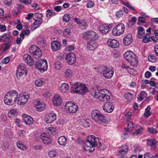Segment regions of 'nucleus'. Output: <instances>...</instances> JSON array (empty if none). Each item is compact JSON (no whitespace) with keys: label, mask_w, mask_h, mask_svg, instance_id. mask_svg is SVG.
Here are the masks:
<instances>
[{"label":"nucleus","mask_w":158,"mask_h":158,"mask_svg":"<svg viewBox=\"0 0 158 158\" xmlns=\"http://www.w3.org/2000/svg\"><path fill=\"white\" fill-rule=\"evenodd\" d=\"M83 146L84 149L86 147L92 148L95 147H98L99 150L103 149L102 148L101 143L99 141L98 138H96L93 135L89 136L87 137L86 140L83 143Z\"/></svg>","instance_id":"nucleus-1"},{"label":"nucleus","mask_w":158,"mask_h":158,"mask_svg":"<svg viewBox=\"0 0 158 158\" xmlns=\"http://www.w3.org/2000/svg\"><path fill=\"white\" fill-rule=\"evenodd\" d=\"M18 97V93L16 90L7 92L4 98V103L8 105H12L17 101Z\"/></svg>","instance_id":"nucleus-2"},{"label":"nucleus","mask_w":158,"mask_h":158,"mask_svg":"<svg viewBox=\"0 0 158 158\" xmlns=\"http://www.w3.org/2000/svg\"><path fill=\"white\" fill-rule=\"evenodd\" d=\"M91 115L92 119L97 123H107L109 122L108 120H106L105 116L98 110H93L92 111Z\"/></svg>","instance_id":"nucleus-3"},{"label":"nucleus","mask_w":158,"mask_h":158,"mask_svg":"<svg viewBox=\"0 0 158 158\" xmlns=\"http://www.w3.org/2000/svg\"><path fill=\"white\" fill-rule=\"evenodd\" d=\"M107 91L106 90L104 89L97 90L94 92V97L103 102L109 101L110 98V96L107 94Z\"/></svg>","instance_id":"nucleus-4"},{"label":"nucleus","mask_w":158,"mask_h":158,"mask_svg":"<svg viewBox=\"0 0 158 158\" xmlns=\"http://www.w3.org/2000/svg\"><path fill=\"white\" fill-rule=\"evenodd\" d=\"M72 90L76 93L84 94L88 91V89L86 85L80 83H76L72 86Z\"/></svg>","instance_id":"nucleus-5"},{"label":"nucleus","mask_w":158,"mask_h":158,"mask_svg":"<svg viewBox=\"0 0 158 158\" xmlns=\"http://www.w3.org/2000/svg\"><path fill=\"white\" fill-rule=\"evenodd\" d=\"M98 72L102 74L103 76L106 78L110 79L113 76L114 71L111 69V70L106 66L101 65L100 66L98 69Z\"/></svg>","instance_id":"nucleus-6"},{"label":"nucleus","mask_w":158,"mask_h":158,"mask_svg":"<svg viewBox=\"0 0 158 158\" xmlns=\"http://www.w3.org/2000/svg\"><path fill=\"white\" fill-rule=\"evenodd\" d=\"M35 68L41 73L46 71L48 64L46 60H37L35 64Z\"/></svg>","instance_id":"nucleus-7"},{"label":"nucleus","mask_w":158,"mask_h":158,"mask_svg":"<svg viewBox=\"0 0 158 158\" xmlns=\"http://www.w3.org/2000/svg\"><path fill=\"white\" fill-rule=\"evenodd\" d=\"M83 38L87 41L97 40L98 38L97 34L93 31H87L82 34Z\"/></svg>","instance_id":"nucleus-8"},{"label":"nucleus","mask_w":158,"mask_h":158,"mask_svg":"<svg viewBox=\"0 0 158 158\" xmlns=\"http://www.w3.org/2000/svg\"><path fill=\"white\" fill-rule=\"evenodd\" d=\"M125 30V26L122 23H119L115 26L112 31L113 35L114 36H118L122 34Z\"/></svg>","instance_id":"nucleus-9"},{"label":"nucleus","mask_w":158,"mask_h":158,"mask_svg":"<svg viewBox=\"0 0 158 158\" xmlns=\"http://www.w3.org/2000/svg\"><path fill=\"white\" fill-rule=\"evenodd\" d=\"M65 109L69 113H74L78 110V107L77 104L71 102H68L65 105Z\"/></svg>","instance_id":"nucleus-10"},{"label":"nucleus","mask_w":158,"mask_h":158,"mask_svg":"<svg viewBox=\"0 0 158 158\" xmlns=\"http://www.w3.org/2000/svg\"><path fill=\"white\" fill-rule=\"evenodd\" d=\"M25 74V75L27 74L26 68L25 67L23 63H21L18 66L16 71V74L17 77L19 79L20 77Z\"/></svg>","instance_id":"nucleus-11"},{"label":"nucleus","mask_w":158,"mask_h":158,"mask_svg":"<svg viewBox=\"0 0 158 158\" xmlns=\"http://www.w3.org/2000/svg\"><path fill=\"white\" fill-rule=\"evenodd\" d=\"M30 97V94H27L26 93H20L18 98V103H20L21 105H24L27 102Z\"/></svg>","instance_id":"nucleus-12"},{"label":"nucleus","mask_w":158,"mask_h":158,"mask_svg":"<svg viewBox=\"0 0 158 158\" xmlns=\"http://www.w3.org/2000/svg\"><path fill=\"white\" fill-rule=\"evenodd\" d=\"M111 25V24H103L99 26V30L100 32L102 34L107 33L110 30Z\"/></svg>","instance_id":"nucleus-13"},{"label":"nucleus","mask_w":158,"mask_h":158,"mask_svg":"<svg viewBox=\"0 0 158 158\" xmlns=\"http://www.w3.org/2000/svg\"><path fill=\"white\" fill-rule=\"evenodd\" d=\"M56 117V115L55 114L50 113L46 115L44 120L46 123L50 124L55 121Z\"/></svg>","instance_id":"nucleus-14"},{"label":"nucleus","mask_w":158,"mask_h":158,"mask_svg":"<svg viewBox=\"0 0 158 158\" xmlns=\"http://www.w3.org/2000/svg\"><path fill=\"white\" fill-rule=\"evenodd\" d=\"M103 110L106 112L111 113L114 110V106L110 102L105 103L103 106Z\"/></svg>","instance_id":"nucleus-15"},{"label":"nucleus","mask_w":158,"mask_h":158,"mask_svg":"<svg viewBox=\"0 0 158 158\" xmlns=\"http://www.w3.org/2000/svg\"><path fill=\"white\" fill-rule=\"evenodd\" d=\"M132 35L130 34L126 35L123 40V43L125 46L130 45L133 41Z\"/></svg>","instance_id":"nucleus-16"},{"label":"nucleus","mask_w":158,"mask_h":158,"mask_svg":"<svg viewBox=\"0 0 158 158\" xmlns=\"http://www.w3.org/2000/svg\"><path fill=\"white\" fill-rule=\"evenodd\" d=\"M107 44L109 46L113 48H117L119 45V43L118 41L115 39L108 40L107 41Z\"/></svg>","instance_id":"nucleus-17"},{"label":"nucleus","mask_w":158,"mask_h":158,"mask_svg":"<svg viewBox=\"0 0 158 158\" xmlns=\"http://www.w3.org/2000/svg\"><path fill=\"white\" fill-rule=\"evenodd\" d=\"M96 40L87 41V48L91 50H94L97 47V45L96 42Z\"/></svg>","instance_id":"nucleus-18"},{"label":"nucleus","mask_w":158,"mask_h":158,"mask_svg":"<svg viewBox=\"0 0 158 158\" xmlns=\"http://www.w3.org/2000/svg\"><path fill=\"white\" fill-rule=\"evenodd\" d=\"M23 120L26 124L27 125L32 124L33 123V118L30 116L26 114H24L23 116Z\"/></svg>","instance_id":"nucleus-19"},{"label":"nucleus","mask_w":158,"mask_h":158,"mask_svg":"<svg viewBox=\"0 0 158 158\" xmlns=\"http://www.w3.org/2000/svg\"><path fill=\"white\" fill-rule=\"evenodd\" d=\"M124 57L125 59L136 58V55L131 51H127L124 54Z\"/></svg>","instance_id":"nucleus-20"},{"label":"nucleus","mask_w":158,"mask_h":158,"mask_svg":"<svg viewBox=\"0 0 158 158\" xmlns=\"http://www.w3.org/2000/svg\"><path fill=\"white\" fill-rule=\"evenodd\" d=\"M10 32L6 33L0 36V42H5L10 38L11 35Z\"/></svg>","instance_id":"nucleus-21"},{"label":"nucleus","mask_w":158,"mask_h":158,"mask_svg":"<svg viewBox=\"0 0 158 158\" xmlns=\"http://www.w3.org/2000/svg\"><path fill=\"white\" fill-rule=\"evenodd\" d=\"M51 48L54 51H56L59 49L61 47L60 43L57 41H52L51 43Z\"/></svg>","instance_id":"nucleus-22"},{"label":"nucleus","mask_w":158,"mask_h":158,"mask_svg":"<svg viewBox=\"0 0 158 158\" xmlns=\"http://www.w3.org/2000/svg\"><path fill=\"white\" fill-rule=\"evenodd\" d=\"M61 98L58 94L55 95L53 99V102L54 105L57 106H59L62 102Z\"/></svg>","instance_id":"nucleus-23"},{"label":"nucleus","mask_w":158,"mask_h":158,"mask_svg":"<svg viewBox=\"0 0 158 158\" xmlns=\"http://www.w3.org/2000/svg\"><path fill=\"white\" fill-rule=\"evenodd\" d=\"M36 108L38 111H41L45 108V104L40 101H37L36 104Z\"/></svg>","instance_id":"nucleus-24"},{"label":"nucleus","mask_w":158,"mask_h":158,"mask_svg":"<svg viewBox=\"0 0 158 158\" xmlns=\"http://www.w3.org/2000/svg\"><path fill=\"white\" fill-rule=\"evenodd\" d=\"M40 138L41 139L44 143L45 144H48L51 142V140L50 137L46 136L45 134H44L43 135L42 134L40 136Z\"/></svg>","instance_id":"nucleus-25"},{"label":"nucleus","mask_w":158,"mask_h":158,"mask_svg":"<svg viewBox=\"0 0 158 158\" xmlns=\"http://www.w3.org/2000/svg\"><path fill=\"white\" fill-rule=\"evenodd\" d=\"M137 37L139 39L142 38L143 35L145 33V31L143 27L141 26H139L137 27Z\"/></svg>","instance_id":"nucleus-26"},{"label":"nucleus","mask_w":158,"mask_h":158,"mask_svg":"<svg viewBox=\"0 0 158 158\" xmlns=\"http://www.w3.org/2000/svg\"><path fill=\"white\" fill-rule=\"evenodd\" d=\"M58 141L59 144L60 145L65 146V143L67 141V139L64 136H61L58 138Z\"/></svg>","instance_id":"nucleus-27"},{"label":"nucleus","mask_w":158,"mask_h":158,"mask_svg":"<svg viewBox=\"0 0 158 158\" xmlns=\"http://www.w3.org/2000/svg\"><path fill=\"white\" fill-rule=\"evenodd\" d=\"M41 21H42L40 20H35L32 25L31 28L33 31L35 30L41 25Z\"/></svg>","instance_id":"nucleus-28"},{"label":"nucleus","mask_w":158,"mask_h":158,"mask_svg":"<svg viewBox=\"0 0 158 158\" xmlns=\"http://www.w3.org/2000/svg\"><path fill=\"white\" fill-rule=\"evenodd\" d=\"M147 144L152 148L155 149L156 148V142L154 139H150L147 142Z\"/></svg>","instance_id":"nucleus-29"},{"label":"nucleus","mask_w":158,"mask_h":158,"mask_svg":"<svg viewBox=\"0 0 158 158\" xmlns=\"http://www.w3.org/2000/svg\"><path fill=\"white\" fill-rule=\"evenodd\" d=\"M60 89L61 91L63 93H65L67 92L69 90V85L66 83H64L61 85Z\"/></svg>","instance_id":"nucleus-30"},{"label":"nucleus","mask_w":158,"mask_h":158,"mask_svg":"<svg viewBox=\"0 0 158 158\" xmlns=\"http://www.w3.org/2000/svg\"><path fill=\"white\" fill-rule=\"evenodd\" d=\"M42 55V53L40 49L38 48L36 51L33 54L35 59H37L40 58Z\"/></svg>","instance_id":"nucleus-31"},{"label":"nucleus","mask_w":158,"mask_h":158,"mask_svg":"<svg viewBox=\"0 0 158 158\" xmlns=\"http://www.w3.org/2000/svg\"><path fill=\"white\" fill-rule=\"evenodd\" d=\"M71 30L69 28H66L64 31L63 32V36L66 38H68L71 35Z\"/></svg>","instance_id":"nucleus-32"},{"label":"nucleus","mask_w":158,"mask_h":158,"mask_svg":"<svg viewBox=\"0 0 158 158\" xmlns=\"http://www.w3.org/2000/svg\"><path fill=\"white\" fill-rule=\"evenodd\" d=\"M150 37L151 36L149 35V34H146L143 39V42L144 43H146L151 41V38H150Z\"/></svg>","instance_id":"nucleus-33"},{"label":"nucleus","mask_w":158,"mask_h":158,"mask_svg":"<svg viewBox=\"0 0 158 158\" xmlns=\"http://www.w3.org/2000/svg\"><path fill=\"white\" fill-rule=\"evenodd\" d=\"M16 145L18 148L21 150H24L26 149V147L22 143L21 141L17 142Z\"/></svg>","instance_id":"nucleus-34"},{"label":"nucleus","mask_w":158,"mask_h":158,"mask_svg":"<svg viewBox=\"0 0 158 158\" xmlns=\"http://www.w3.org/2000/svg\"><path fill=\"white\" fill-rule=\"evenodd\" d=\"M76 59L75 54L73 52H71L66 56L65 59Z\"/></svg>","instance_id":"nucleus-35"},{"label":"nucleus","mask_w":158,"mask_h":158,"mask_svg":"<svg viewBox=\"0 0 158 158\" xmlns=\"http://www.w3.org/2000/svg\"><path fill=\"white\" fill-rule=\"evenodd\" d=\"M151 109V108L149 106H148L147 108L145 109V111L144 113V116L145 118H148L149 116L151 114V113H150V110Z\"/></svg>","instance_id":"nucleus-36"},{"label":"nucleus","mask_w":158,"mask_h":158,"mask_svg":"<svg viewBox=\"0 0 158 158\" xmlns=\"http://www.w3.org/2000/svg\"><path fill=\"white\" fill-rule=\"evenodd\" d=\"M125 98L129 101H131L133 99V95L130 93H126L124 95Z\"/></svg>","instance_id":"nucleus-37"},{"label":"nucleus","mask_w":158,"mask_h":158,"mask_svg":"<svg viewBox=\"0 0 158 158\" xmlns=\"http://www.w3.org/2000/svg\"><path fill=\"white\" fill-rule=\"evenodd\" d=\"M72 74L73 73L72 71L69 69H67L65 72V77L67 78L71 77Z\"/></svg>","instance_id":"nucleus-38"},{"label":"nucleus","mask_w":158,"mask_h":158,"mask_svg":"<svg viewBox=\"0 0 158 158\" xmlns=\"http://www.w3.org/2000/svg\"><path fill=\"white\" fill-rule=\"evenodd\" d=\"M132 66L136 67L138 64V60H127Z\"/></svg>","instance_id":"nucleus-39"},{"label":"nucleus","mask_w":158,"mask_h":158,"mask_svg":"<svg viewBox=\"0 0 158 158\" xmlns=\"http://www.w3.org/2000/svg\"><path fill=\"white\" fill-rule=\"evenodd\" d=\"M47 12H49L46 15L47 18H50L55 15V13L53 12V10L48 9L47 10Z\"/></svg>","instance_id":"nucleus-40"},{"label":"nucleus","mask_w":158,"mask_h":158,"mask_svg":"<svg viewBox=\"0 0 158 158\" xmlns=\"http://www.w3.org/2000/svg\"><path fill=\"white\" fill-rule=\"evenodd\" d=\"M38 48L35 45L31 46L29 49L30 53L33 54L38 49Z\"/></svg>","instance_id":"nucleus-41"},{"label":"nucleus","mask_w":158,"mask_h":158,"mask_svg":"<svg viewBox=\"0 0 158 158\" xmlns=\"http://www.w3.org/2000/svg\"><path fill=\"white\" fill-rule=\"evenodd\" d=\"M35 84L36 86L40 87L43 85V81L40 79L36 80L35 81Z\"/></svg>","instance_id":"nucleus-42"},{"label":"nucleus","mask_w":158,"mask_h":158,"mask_svg":"<svg viewBox=\"0 0 158 158\" xmlns=\"http://www.w3.org/2000/svg\"><path fill=\"white\" fill-rule=\"evenodd\" d=\"M70 19V17L69 15L65 14L64 15L63 17V20L64 21L68 22H69Z\"/></svg>","instance_id":"nucleus-43"},{"label":"nucleus","mask_w":158,"mask_h":158,"mask_svg":"<svg viewBox=\"0 0 158 158\" xmlns=\"http://www.w3.org/2000/svg\"><path fill=\"white\" fill-rule=\"evenodd\" d=\"M43 15L42 13H35L34 14V17L38 19L39 20H42Z\"/></svg>","instance_id":"nucleus-44"},{"label":"nucleus","mask_w":158,"mask_h":158,"mask_svg":"<svg viewBox=\"0 0 158 158\" xmlns=\"http://www.w3.org/2000/svg\"><path fill=\"white\" fill-rule=\"evenodd\" d=\"M80 26L82 29H85L87 26L86 22L84 20H81V21Z\"/></svg>","instance_id":"nucleus-45"},{"label":"nucleus","mask_w":158,"mask_h":158,"mask_svg":"<svg viewBox=\"0 0 158 158\" xmlns=\"http://www.w3.org/2000/svg\"><path fill=\"white\" fill-rule=\"evenodd\" d=\"M25 62L30 66L33 65L35 62L34 60H25Z\"/></svg>","instance_id":"nucleus-46"},{"label":"nucleus","mask_w":158,"mask_h":158,"mask_svg":"<svg viewBox=\"0 0 158 158\" xmlns=\"http://www.w3.org/2000/svg\"><path fill=\"white\" fill-rule=\"evenodd\" d=\"M127 151L121 150V149H119L118 151V155L119 156H122L125 155Z\"/></svg>","instance_id":"nucleus-47"},{"label":"nucleus","mask_w":158,"mask_h":158,"mask_svg":"<svg viewBox=\"0 0 158 158\" xmlns=\"http://www.w3.org/2000/svg\"><path fill=\"white\" fill-rule=\"evenodd\" d=\"M17 22H18V24L16 26V28L19 31L21 30L23 28V26L21 24L20 21L19 19L17 20Z\"/></svg>","instance_id":"nucleus-48"},{"label":"nucleus","mask_w":158,"mask_h":158,"mask_svg":"<svg viewBox=\"0 0 158 158\" xmlns=\"http://www.w3.org/2000/svg\"><path fill=\"white\" fill-rule=\"evenodd\" d=\"M82 125L85 127H88L89 126L90 124L87 120H83L82 121Z\"/></svg>","instance_id":"nucleus-49"},{"label":"nucleus","mask_w":158,"mask_h":158,"mask_svg":"<svg viewBox=\"0 0 158 158\" xmlns=\"http://www.w3.org/2000/svg\"><path fill=\"white\" fill-rule=\"evenodd\" d=\"M123 15V11L122 10H119L117 12L116 15L117 18H119L122 16Z\"/></svg>","instance_id":"nucleus-50"},{"label":"nucleus","mask_w":158,"mask_h":158,"mask_svg":"<svg viewBox=\"0 0 158 158\" xmlns=\"http://www.w3.org/2000/svg\"><path fill=\"white\" fill-rule=\"evenodd\" d=\"M94 5V3L92 1L89 0L87 4L86 7L87 8H91L93 7Z\"/></svg>","instance_id":"nucleus-51"},{"label":"nucleus","mask_w":158,"mask_h":158,"mask_svg":"<svg viewBox=\"0 0 158 158\" xmlns=\"http://www.w3.org/2000/svg\"><path fill=\"white\" fill-rule=\"evenodd\" d=\"M137 21V18L135 17L134 16L131 18V19L129 20V23H131V25L133 24V23H135Z\"/></svg>","instance_id":"nucleus-52"},{"label":"nucleus","mask_w":158,"mask_h":158,"mask_svg":"<svg viewBox=\"0 0 158 158\" xmlns=\"http://www.w3.org/2000/svg\"><path fill=\"white\" fill-rule=\"evenodd\" d=\"M8 144L7 142L3 143L2 145V148L3 150H7L8 149Z\"/></svg>","instance_id":"nucleus-53"},{"label":"nucleus","mask_w":158,"mask_h":158,"mask_svg":"<svg viewBox=\"0 0 158 158\" xmlns=\"http://www.w3.org/2000/svg\"><path fill=\"white\" fill-rule=\"evenodd\" d=\"M60 62H55L54 67L56 70H60Z\"/></svg>","instance_id":"nucleus-54"},{"label":"nucleus","mask_w":158,"mask_h":158,"mask_svg":"<svg viewBox=\"0 0 158 158\" xmlns=\"http://www.w3.org/2000/svg\"><path fill=\"white\" fill-rule=\"evenodd\" d=\"M6 30V27L5 25L0 24V30L1 32H4Z\"/></svg>","instance_id":"nucleus-55"},{"label":"nucleus","mask_w":158,"mask_h":158,"mask_svg":"<svg viewBox=\"0 0 158 158\" xmlns=\"http://www.w3.org/2000/svg\"><path fill=\"white\" fill-rule=\"evenodd\" d=\"M144 158H153V156L149 152L145 154L144 156Z\"/></svg>","instance_id":"nucleus-56"},{"label":"nucleus","mask_w":158,"mask_h":158,"mask_svg":"<svg viewBox=\"0 0 158 158\" xmlns=\"http://www.w3.org/2000/svg\"><path fill=\"white\" fill-rule=\"evenodd\" d=\"M148 131L150 133L153 134L156 133L157 132V130L153 127L149 128L148 129Z\"/></svg>","instance_id":"nucleus-57"},{"label":"nucleus","mask_w":158,"mask_h":158,"mask_svg":"<svg viewBox=\"0 0 158 158\" xmlns=\"http://www.w3.org/2000/svg\"><path fill=\"white\" fill-rule=\"evenodd\" d=\"M124 4L128 8L131 9L132 11H135V8L133 7V6H131V5H130L129 3L128 2L126 3H124Z\"/></svg>","instance_id":"nucleus-58"},{"label":"nucleus","mask_w":158,"mask_h":158,"mask_svg":"<svg viewBox=\"0 0 158 158\" xmlns=\"http://www.w3.org/2000/svg\"><path fill=\"white\" fill-rule=\"evenodd\" d=\"M143 129V128L142 127H140L139 129L137 130L135 132L133 133L134 135H137L140 133L142 132V130Z\"/></svg>","instance_id":"nucleus-59"},{"label":"nucleus","mask_w":158,"mask_h":158,"mask_svg":"<svg viewBox=\"0 0 158 158\" xmlns=\"http://www.w3.org/2000/svg\"><path fill=\"white\" fill-rule=\"evenodd\" d=\"M127 128L129 129L130 128L133 129L134 128V126L133 123L131 121H129L127 123Z\"/></svg>","instance_id":"nucleus-60"},{"label":"nucleus","mask_w":158,"mask_h":158,"mask_svg":"<svg viewBox=\"0 0 158 158\" xmlns=\"http://www.w3.org/2000/svg\"><path fill=\"white\" fill-rule=\"evenodd\" d=\"M23 59H33L31 56L28 54H25L23 56Z\"/></svg>","instance_id":"nucleus-61"},{"label":"nucleus","mask_w":158,"mask_h":158,"mask_svg":"<svg viewBox=\"0 0 158 158\" xmlns=\"http://www.w3.org/2000/svg\"><path fill=\"white\" fill-rule=\"evenodd\" d=\"M139 21L142 23H144L146 22L145 19L142 16L139 17L138 19Z\"/></svg>","instance_id":"nucleus-62"},{"label":"nucleus","mask_w":158,"mask_h":158,"mask_svg":"<svg viewBox=\"0 0 158 158\" xmlns=\"http://www.w3.org/2000/svg\"><path fill=\"white\" fill-rule=\"evenodd\" d=\"M120 149H121V150L128 151V147L127 145L125 144L122 146Z\"/></svg>","instance_id":"nucleus-63"},{"label":"nucleus","mask_w":158,"mask_h":158,"mask_svg":"<svg viewBox=\"0 0 158 158\" xmlns=\"http://www.w3.org/2000/svg\"><path fill=\"white\" fill-rule=\"evenodd\" d=\"M151 75V73L149 71H146L145 73V77L146 78H149Z\"/></svg>","instance_id":"nucleus-64"}]
</instances>
